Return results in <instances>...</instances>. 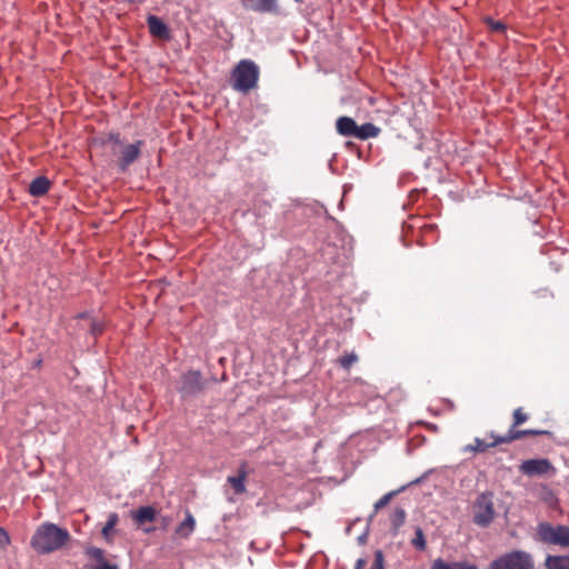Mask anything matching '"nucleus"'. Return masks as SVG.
<instances>
[{"label":"nucleus","instance_id":"nucleus-1","mask_svg":"<svg viewBox=\"0 0 569 569\" xmlns=\"http://www.w3.org/2000/svg\"><path fill=\"white\" fill-rule=\"evenodd\" d=\"M70 539V533L54 523L46 522L33 533L30 545L41 555L59 550Z\"/></svg>","mask_w":569,"mask_h":569},{"label":"nucleus","instance_id":"nucleus-2","mask_svg":"<svg viewBox=\"0 0 569 569\" xmlns=\"http://www.w3.org/2000/svg\"><path fill=\"white\" fill-rule=\"evenodd\" d=\"M540 435H549L546 430H536V429H527V430H513L509 429L508 432L505 436H495L493 433L490 435V438L492 439L491 442H486L482 439L476 438L475 443L468 445L465 447V451L470 452H485L489 448H493L501 443H510L512 441L519 440L527 436H540Z\"/></svg>","mask_w":569,"mask_h":569},{"label":"nucleus","instance_id":"nucleus-3","mask_svg":"<svg viewBox=\"0 0 569 569\" xmlns=\"http://www.w3.org/2000/svg\"><path fill=\"white\" fill-rule=\"evenodd\" d=\"M259 74V67L252 60H241L232 71V88L248 92L257 87Z\"/></svg>","mask_w":569,"mask_h":569},{"label":"nucleus","instance_id":"nucleus-4","mask_svg":"<svg viewBox=\"0 0 569 569\" xmlns=\"http://www.w3.org/2000/svg\"><path fill=\"white\" fill-rule=\"evenodd\" d=\"M472 521L475 525L487 528L495 520V502L492 492L480 493L472 506Z\"/></svg>","mask_w":569,"mask_h":569},{"label":"nucleus","instance_id":"nucleus-5","mask_svg":"<svg viewBox=\"0 0 569 569\" xmlns=\"http://www.w3.org/2000/svg\"><path fill=\"white\" fill-rule=\"evenodd\" d=\"M530 553L521 550L508 552L490 562L489 569H533Z\"/></svg>","mask_w":569,"mask_h":569},{"label":"nucleus","instance_id":"nucleus-6","mask_svg":"<svg viewBox=\"0 0 569 569\" xmlns=\"http://www.w3.org/2000/svg\"><path fill=\"white\" fill-rule=\"evenodd\" d=\"M539 539L548 545H556L562 548H569V527L565 525L552 526L549 522H542L537 529Z\"/></svg>","mask_w":569,"mask_h":569},{"label":"nucleus","instance_id":"nucleus-7","mask_svg":"<svg viewBox=\"0 0 569 569\" xmlns=\"http://www.w3.org/2000/svg\"><path fill=\"white\" fill-rule=\"evenodd\" d=\"M206 388V380L200 371L190 370L181 376L180 386L178 388L182 398L196 397Z\"/></svg>","mask_w":569,"mask_h":569},{"label":"nucleus","instance_id":"nucleus-8","mask_svg":"<svg viewBox=\"0 0 569 569\" xmlns=\"http://www.w3.org/2000/svg\"><path fill=\"white\" fill-rule=\"evenodd\" d=\"M519 471L528 477L555 475L556 468L549 459H528L520 463Z\"/></svg>","mask_w":569,"mask_h":569},{"label":"nucleus","instance_id":"nucleus-9","mask_svg":"<svg viewBox=\"0 0 569 569\" xmlns=\"http://www.w3.org/2000/svg\"><path fill=\"white\" fill-rule=\"evenodd\" d=\"M142 140L124 146L119 154L118 167L121 172H126L128 168L139 159L141 154Z\"/></svg>","mask_w":569,"mask_h":569},{"label":"nucleus","instance_id":"nucleus-10","mask_svg":"<svg viewBox=\"0 0 569 569\" xmlns=\"http://www.w3.org/2000/svg\"><path fill=\"white\" fill-rule=\"evenodd\" d=\"M76 318L79 320L80 328L88 329L90 335L94 338L102 335L104 330L103 321L93 318L88 312L79 313Z\"/></svg>","mask_w":569,"mask_h":569},{"label":"nucleus","instance_id":"nucleus-11","mask_svg":"<svg viewBox=\"0 0 569 569\" xmlns=\"http://www.w3.org/2000/svg\"><path fill=\"white\" fill-rule=\"evenodd\" d=\"M150 33L159 39L169 40L170 31L168 26L158 17L150 16L147 19Z\"/></svg>","mask_w":569,"mask_h":569},{"label":"nucleus","instance_id":"nucleus-12","mask_svg":"<svg viewBox=\"0 0 569 569\" xmlns=\"http://www.w3.org/2000/svg\"><path fill=\"white\" fill-rule=\"evenodd\" d=\"M86 555L97 561V565L89 566L87 569H119L117 565L109 563L104 559V551L100 548L90 547L86 550Z\"/></svg>","mask_w":569,"mask_h":569},{"label":"nucleus","instance_id":"nucleus-13","mask_svg":"<svg viewBox=\"0 0 569 569\" xmlns=\"http://www.w3.org/2000/svg\"><path fill=\"white\" fill-rule=\"evenodd\" d=\"M357 127V122L347 116L340 117L336 121L337 132L343 137L356 138Z\"/></svg>","mask_w":569,"mask_h":569},{"label":"nucleus","instance_id":"nucleus-14","mask_svg":"<svg viewBox=\"0 0 569 569\" xmlns=\"http://www.w3.org/2000/svg\"><path fill=\"white\" fill-rule=\"evenodd\" d=\"M50 181L48 178L40 176L34 178L29 184V193L33 197H42L50 189Z\"/></svg>","mask_w":569,"mask_h":569},{"label":"nucleus","instance_id":"nucleus-15","mask_svg":"<svg viewBox=\"0 0 569 569\" xmlns=\"http://www.w3.org/2000/svg\"><path fill=\"white\" fill-rule=\"evenodd\" d=\"M156 516H157V511L151 506L140 507L138 510H136L131 513V517L137 525L152 522L156 519Z\"/></svg>","mask_w":569,"mask_h":569},{"label":"nucleus","instance_id":"nucleus-16","mask_svg":"<svg viewBox=\"0 0 569 569\" xmlns=\"http://www.w3.org/2000/svg\"><path fill=\"white\" fill-rule=\"evenodd\" d=\"M246 479H247V471L246 466H241L239 469L238 476H231L228 477L227 481L234 490V493L241 495L246 491Z\"/></svg>","mask_w":569,"mask_h":569},{"label":"nucleus","instance_id":"nucleus-17","mask_svg":"<svg viewBox=\"0 0 569 569\" xmlns=\"http://www.w3.org/2000/svg\"><path fill=\"white\" fill-rule=\"evenodd\" d=\"M381 132V129L373 123L367 122L357 127L356 138L360 140H367L370 138H377Z\"/></svg>","mask_w":569,"mask_h":569},{"label":"nucleus","instance_id":"nucleus-18","mask_svg":"<svg viewBox=\"0 0 569 569\" xmlns=\"http://www.w3.org/2000/svg\"><path fill=\"white\" fill-rule=\"evenodd\" d=\"M196 520L190 511L186 512V518L176 528V533L182 538H188L194 530Z\"/></svg>","mask_w":569,"mask_h":569},{"label":"nucleus","instance_id":"nucleus-19","mask_svg":"<svg viewBox=\"0 0 569 569\" xmlns=\"http://www.w3.org/2000/svg\"><path fill=\"white\" fill-rule=\"evenodd\" d=\"M545 567L547 569H569V555H549L545 559Z\"/></svg>","mask_w":569,"mask_h":569},{"label":"nucleus","instance_id":"nucleus-20","mask_svg":"<svg viewBox=\"0 0 569 569\" xmlns=\"http://www.w3.org/2000/svg\"><path fill=\"white\" fill-rule=\"evenodd\" d=\"M430 569H479L476 565L469 562H451L448 563L443 559H436Z\"/></svg>","mask_w":569,"mask_h":569},{"label":"nucleus","instance_id":"nucleus-21","mask_svg":"<svg viewBox=\"0 0 569 569\" xmlns=\"http://www.w3.org/2000/svg\"><path fill=\"white\" fill-rule=\"evenodd\" d=\"M407 519L406 510L402 508H396L390 517L391 521V532L393 536H397L400 528L405 525Z\"/></svg>","mask_w":569,"mask_h":569},{"label":"nucleus","instance_id":"nucleus-22","mask_svg":"<svg viewBox=\"0 0 569 569\" xmlns=\"http://www.w3.org/2000/svg\"><path fill=\"white\" fill-rule=\"evenodd\" d=\"M251 9L257 12H279L276 0H253Z\"/></svg>","mask_w":569,"mask_h":569},{"label":"nucleus","instance_id":"nucleus-23","mask_svg":"<svg viewBox=\"0 0 569 569\" xmlns=\"http://www.w3.org/2000/svg\"><path fill=\"white\" fill-rule=\"evenodd\" d=\"M411 545L415 549L419 551H425L427 548V541L425 538V533L420 527L415 529V537L411 540Z\"/></svg>","mask_w":569,"mask_h":569},{"label":"nucleus","instance_id":"nucleus-24","mask_svg":"<svg viewBox=\"0 0 569 569\" xmlns=\"http://www.w3.org/2000/svg\"><path fill=\"white\" fill-rule=\"evenodd\" d=\"M118 520H119L118 515L114 512H112L108 516V520L101 530V533L107 541H110V532L117 526Z\"/></svg>","mask_w":569,"mask_h":569},{"label":"nucleus","instance_id":"nucleus-25","mask_svg":"<svg viewBox=\"0 0 569 569\" xmlns=\"http://www.w3.org/2000/svg\"><path fill=\"white\" fill-rule=\"evenodd\" d=\"M358 356L356 352L351 351V352H348V353H345L342 357H340L337 362L339 363V366L346 370H349L357 361H358Z\"/></svg>","mask_w":569,"mask_h":569},{"label":"nucleus","instance_id":"nucleus-26","mask_svg":"<svg viewBox=\"0 0 569 569\" xmlns=\"http://www.w3.org/2000/svg\"><path fill=\"white\" fill-rule=\"evenodd\" d=\"M513 422L510 429L516 430V428L528 420V415L523 412L522 408L515 409L513 413Z\"/></svg>","mask_w":569,"mask_h":569},{"label":"nucleus","instance_id":"nucleus-27","mask_svg":"<svg viewBox=\"0 0 569 569\" xmlns=\"http://www.w3.org/2000/svg\"><path fill=\"white\" fill-rule=\"evenodd\" d=\"M396 493L397 491H390L383 495L378 501H376L373 505V513L376 515L380 509L386 507Z\"/></svg>","mask_w":569,"mask_h":569},{"label":"nucleus","instance_id":"nucleus-28","mask_svg":"<svg viewBox=\"0 0 569 569\" xmlns=\"http://www.w3.org/2000/svg\"><path fill=\"white\" fill-rule=\"evenodd\" d=\"M370 569H385V557L381 550L375 552V559Z\"/></svg>","mask_w":569,"mask_h":569},{"label":"nucleus","instance_id":"nucleus-29","mask_svg":"<svg viewBox=\"0 0 569 569\" xmlns=\"http://www.w3.org/2000/svg\"><path fill=\"white\" fill-rule=\"evenodd\" d=\"M103 144H113V146H120V137L118 133H109L107 138L102 141Z\"/></svg>","mask_w":569,"mask_h":569},{"label":"nucleus","instance_id":"nucleus-30","mask_svg":"<svg viewBox=\"0 0 569 569\" xmlns=\"http://www.w3.org/2000/svg\"><path fill=\"white\" fill-rule=\"evenodd\" d=\"M10 543V537L8 532L0 527V548H4Z\"/></svg>","mask_w":569,"mask_h":569},{"label":"nucleus","instance_id":"nucleus-31","mask_svg":"<svg viewBox=\"0 0 569 569\" xmlns=\"http://www.w3.org/2000/svg\"><path fill=\"white\" fill-rule=\"evenodd\" d=\"M487 23L491 28V30L498 31V32L503 31L506 28L503 23L493 21L492 19H488Z\"/></svg>","mask_w":569,"mask_h":569},{"label":"nucleus","instance_id":"nucleus-32","mask_svg":"<svg viewBox=\"0 0 569 569\" xmlns=\"http://www.w3.org/2000/svg\"><path fill=\"white\" fill-rule=\"evenodd\" d=\"M367 565V561L362 558L358 559L355 566V569H363Z\"/></svg>","mask_w":569,"mask_h":569},{"label":"nucleus","instance_id":"nucleus-33","mask_svg":"<svg viewBox=\"0 0 569 569\" xmlns=\"http://www.w3.org/2000/svg\"><path fill=\"white\" fill-rule=\"evenodd\" d=\"M170 520L169 518H162V528L166 529L169 525Z\"/></svg>","mask_w":569,"mask_h":569}]
</instances>
